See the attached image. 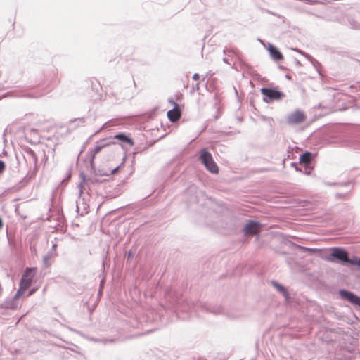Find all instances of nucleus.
Returning a JSON list of instances; mask_svg holds the SVG:
<instances>
[{
    "mask_svg": "<svg viewBox=\"0 0 360 360\" xmlns=\"http://www.w3.org/2000/svg\"><path fill=\"white\" fill-rule=\"evenodd\" d=\"M165 298L169 302L167 308L174 311L176 316L182 320L190 318L193 312L200 316V312L206 311L214 314H219L223 309L220 306H212L201 302L188 303L183 300L181 295L172 290H168L165 294Z\"/></svg>",
    "mask_w": 360,
    "mask_h": 360,
    "instance_id": "1",
    "label": "nucleus"
},
{
    "mask_svg": "<svg viewBox=\"0 0 360 360\" xmlns=\"http://www.w3.org/2000/svg\"><path fill=\"white\" fill-rule=\"evenodd\" d=\"M328 262H335V260L344 264H350L352 258L349 257V253L344 248L340 247H334L331 248V252L326 259Z\"/></svg>",
    "mask_w": 360,
    "mask_h": 360,
    "instance_id": "2",
    "label": "nucleus"
},
{
    "mask_svg": "<svg viewBox=\"0 0 360 360\" xmlns=\"http://www.w3.org/2000/svg\"><path fill=\"white\" fill-rule=\"evenodd\" d=\"M114 143L108 141V139H102L99 141L96 142V145L94 148H90L88 151V158L90 163V168L92 170H95L94 158L97 153H98L103 148L110 146Z\"/></svg>",
    "mask_w": 360,
    "mask_h": 360,
    "instance_id": "3",
    "label": "nucleus"
},
{
    "mask_svg": "<svg viewBox=\"0 0 360 360\" xmlns=\"http://www.w3.org/2000/svg\"><path fill=\"white\" fill-rule=\"evenodd\" d=\"M200 160L206 169L212 174H217L219 172L217 164L214 162L212 155L203 148L200 151Z\"/></svg>",
    "mask_w": 360,
    "mask_h": 360,
    "instance_id": "4",
    "label": "nucleus"
},
{
    "mask_svg": "<svg viewBox=\"0 0 360 360\" xmlns=\"http://www.w3.org/2000/svg\"><path fill=\"white\" fill-rule=\"evenodd\" d=\"M261 93L264 96V101L267 103L274 100H281L284 96L283 92L273 88L263 87Z\"/></svg>",
    "mask_w": 360,
    "mask_h": 360,
    "instance_id": "5",
    "label": "nucleus"
},
{
    "mask_svg": "<svg viewBox=\"0 0 360 360\" xmlns=\"http://www.w3.org/2000/svg\"><path fill=\"white\" fill-rule=\"evenodd\" d=\"M339 294L342 299L348 301L355 306L360 307L359 296L347 290H340Z\"/></svg>",
    "mask_w": 360,
    "mask_h": 360,
    "instance_id": "6",
    "label": "nucleus"
},
{
    "mask_svg": "<svg viewBox=\"0 0 360 360\" xmlns=\"http://www.w3.org/2000/svg\"><path fill=\"white\" fill-rule=\"evenodd\" d=\"M347 20L352 28L360 30V11L355 12L353 15L347 14L342 18V22L345 23Z\"/></svg>",
    "mask_w": 360,
    "mask_h": 360,
    "instance_id": "7",
    "label": "nucleus"
},
{
    "mask_svg": "<svg viewBox=\"0 0 360 360\" xmlns=\"http://www.w3.org/2000/svg\"><path fill=\"white\" fill-rule=\"evenodd\" d=\"M262 224L258 221H249L244 227V231L248 235H256L260 231Z\"/></svg>",
    "mask_w": 360,
    "mask_h": 360,
    "instance_id": "8",
    "label": "nucleus"
},
{
    "mask_svg": "<svg viewBox=\"0 0 360 360\" xmlns=\"http://www.w3.org/2000/svg\"><path fill=\"white\" fill-rule=\"evenodd\" d=\"M171 102L174 104V108L169 110L167 112V117L172 122H176L181 117V110L179 109V105L176 102L173 101H171Z\"/></svg>",
    "mask_w": 360,
    "mask_h": 360,
    "instance_id": "9",
    "label": "nucleus"
},
{
    "mask_svg": "<svg viewBox=\"0 0 360 360\" xmlns=\"http://www.w3.org/2000/svg\"><path fill=\"white\" fill-rule=\"evenodd\" d=\"M306 119L304 114L300 110H296L288 117V122L290 124H300Z\"/></svg>",
    "mask_w": 360,
    "mask_h": 360,
    "instance_id": "10",
    "label": "nucleus"
},
{
    "mask_svg": "<svg viewBox=\"0 0 360 360\" xmlns=\"http://www.w3.org/2000/svg\"><path fill=\"white\" fill-rule=\"evenodd\" d=\"M81 176L82 178V181L78 185V188H79V198H78V200H77L76 203H77V211H79V205L81 202H82V204H84V205H86V204L84 202L85 198L84 197L82 196L83 193H84V190H85V181H86V179H85V176L84 174H81Z\"/></svg>",
    "mask_w": 360,
    "mask_h": 360,
    "instance_id": "11",
    "label": "nucleus"
},
{
    "mask_svg": "<svg viewBox=\"0 0 360 360\" xmlns=\"http://www.w3.org/2000/svg\"><path fill=\"white\" fill-rule=\"evenodd\" d=\"M314 158V155L311 153L306 151L300 156L299 163L302 167H311V163Z\"/></svg>",
    "mask_w": 360,
    "mask_h": 360,
    "instance_id": "12",
    "label": "nucleus"
},
{
    "mask_svg": "<svg viewBox=\"0 0 360 360\" xmlns=\"http://www.w3.org/2000/svg\"><path fill=\"white\" fill-rule=\"evenodd\" d=\"M268 50H269L271 57L274 60L278 61V60H281L283 59V55H282L281 52L273 44H269Z\"/></svg>",
    "mask_w": 360,
    "mask_h": 360,
    "instance_id": "13",
    "label": "nucleus"
},
{
    "mask_svg": "<svg viewBox=\"0 0 360 360\" xmlns=\"http://www.w3.org/2000/svg\"><path fill=\"white\" fill-rule=\"evenodd\" d=\"M57 255L56 252H54L53 251H49L44 257H43V264L45 267H49L53 260L56 256Z\"/></svg>",
    "mask_w": 360,
    "mask_h": 360,
    "instance_id": "14",
    "label": "nucleus"
},
{
    "mask_svg": "<svg viewBox=\"0 0 360 360\" xmlns=\"http://www.w3.org/2000/svg\"><path fill=\"white\" fill-rule=\"evenodd\" d=\"M113 138L115 139H117L118 141H120L121 143H128L130 146H132L134 145V141L132 140L131 138H130L129 136H128L126 134L124 133H118L115 135L113 136Z\"/></svg>",
    "mask_w": 360,
    "mask_h": 360,
    "instance_id": "15",
    "label": "nucleus"
},
{
    "mask_svg": "<svg viewBox=\"0 0 360 360\" xmlns=\"http://www.w3.org/2000/svg\"><path fill=\"white\" fill-rule=\"evenodd\" d=\"M271 284L280 293L283 295L286 300L290 298L289 293L284 286L274 281H271Z\"/></svg>",
    "mask_w": 360,
    "mask_h": 360,
    "instance_id": "16",
    "label": "nucleus"
},
{
    "mask_svg": "<svg viewBox=\"0 0 360 360\" xmlns=\"http://www.w3.org/2000/svg\"><path fill=\"white\" fill-rule=\"evenodd\" d=\"M2 307L6 309H15L18 307L17 299L13 297L11 299H6L2 304Z\"/></svg>",
    "mask_w": 360,
    "mask_h": 360,
    "instance_id": "17",
    "label": "nucleus"
},
{
    "mask_svg": "<svg viewBox=\"0 0 360 360\" xmlns=\"http://www.w3.org/2000/svg\"><path fill=\"white\" fill-rule=\"evenodd\" d=\"M36 271V268H30L27 267L22 276V278H27L29 281L32 282L33 278L34 276Z\"/></svg>",
    "mask_w": 360,
    "mask_h": 360,
    "instance_id": "18",
    "label": "nucleus"
},
{
    "mask_svg": "<svg viewBox=\"0 0 360 360\" xmlns=\"http://www.w3.org/2000/svg\"><path fill=\"white\" fill-rule=\"evenodd\" d=\"M226 316L231 319H236L242 316V313L239 310H232L226 312Z\"/></svg>",
    "mask_w": 360,
    "mask_h": 360,
    "instance_id": "19",
    "label": "nucleus"
},
{
    "mask_svg": "<svg viewBox=\"0 0 360 360\" xmlns=\"http://www.w3.org/2000/svg\"><path fill=\"white\" fill-rule=\"evenodd\" d=\"M91 172L92 173L94 174V176H92L91 178H89L87 179V183L89 182H91L92 184H94V183H99V182H102L104 179H101L100 178H98L97 176H98V174L96 173V169L94 171L91 169Z\"/></svg>",
    "mask_w": 360,
    "mask_h": 360,
    "instance_id": "20",
    "label": "nucleus"
},
{
    "mask_svg": "<svg viewBox=\"0 0 360 360\" xmlns=\"http://www.w3.org/2000/svg\"><path fill=\"white\" fill-rule=\"evenodd\" d=\"M32 284V281H29L28 279L22 278H21L19 286L21 287V288L24 290H27Z\"/></svg>",
    "mask_w": 360,
    "mask_h": 360,
    "instance_id": "21",
    "label": "nucleus"
},
{
    "mask_svg": "<svg viewBox=\"0 0 360 360\" xmlns=\"http://www.w3.org/2000/svg\"><path fill=\"white\" fill-rule=\"evenodd\" d=\"M313 170L312 167H303V169L300 167H296V171L300 172L306 175H310L311 174V171Z\"/></svg>",
    "mask_w": 360,
    "mask_h": 360,
    "instance_id": "22",
    "label": "nucleus"
},
{
    "mask_svg": "<svg viewBox=\"0 0 360 360\" xmlns=\"http://www.w3.org/2000/svg\"><path fill=\"white\" fill-rule=\"evenodd\" d=\"M27 155H29L31 160L33 162L34 165H36L37 162V158L34 153L30 150L27 152Z\"/></svg>",
    "mask_w": 360,
    "mask_h": 360,
    "instance_id": "23",
    "label": "nucleus"
},
{
    "mask_svg": "<svg viewBox=\"0 0 360 360\" xmlns=\"http://www.w3.org/2000/svg\"><path fill=\"white\" fill-rule=\"evenodd\" d=\"M351 264L356 265L360 269V258L357 257H353Z\"/></svg>",
    "mask_w": 360,
    "mask_h": 360,
    "instance_id": "24",
    "label": "nucleus"
},
{
    "mask_svg": "<svg viewBox=\"0 0 360 360\" xmlns=\"http://www.w3.org/2000/svg\"><path fill=\"white\" fill-rule=\"evenodd\" d=\"M26 290L21 288V287L19 286V288L18 291L16 292L15 295H14L15 298L17 300L22 295Z\"/></svg>",
    "mask_w": 360,
    "mask_h": 360,
    "instance_id": "25",
    "label": "nucleus"
},
{
    "mask_svg": "<svg viewBox=\"0 0 360 360\" xmlns=\"http://www.w3.org/2000/svg\"><path fill=\"white\" fill-rule=\"evenodd\" d=\"M292 49L297 51V52L301 53L302 56H304L305 58H307L309 60H311L313 59V58L310 55H309L308 53H307L302 51L297 50V49Z\"/></svg>",
    "mask_w": 360,
    "mask_h": 360,
    "instance_id": "26",
    "label": "nucleus"
},
{
    "mask_svg": "<svg viewBox=\"0 0 360 360\" xmlns=\"http://www.w3.org/2000/svg\"><path fill=\"white\" fill-rule=\"evenodd\" d=\"M300 248H302L309 252H314L317 250V249H315V248H306V247H300Z\"/></svg>",
    "mask_w": 360,
    "mask_h": 360,
    "instance_id": "27",
    "label": "nucleus"
},
{
    "mask_svg": "<svg viewBox=\"0 0 360 360\" xmlns=\"http://www.w3.org/2000/svg\"><path fill=\"white\" fill-rule=\"evenodd\" d=\"M5 163L4 161L0 160V174L3 172L5 169Z\"/></svg>",
    "mask_w": 360,
    "mask_h": 360,
    "instance_id": "28",
    "label": "nucleus"
},
{
    "mask_svg": "<svg viewBox=\"0 0 360 360\" xmlns=\"http://www.w3.org/2000/svg\"><path fill=\"white\" fill-rule=\"evenodd\" d=\"M119 166L116 167L115 169H112L111 171L108 172L110 175L112 174H115L117 172V171L119 169Z\"/></svg>",
    "mask_w": 360,
    "mask_h": 360,
    "instance_id": "29",
    "label": "nucleus"
},
{
    "mask_svg": "<svg viewBox=\"0 0 360 360\" xmlns=\"http://www.w3.org/2000/svg\"><path fill=\"white\" fill-rule=\"evenodd\" d=\"M330 360H342L339 354H335L333 359H331V356H330Z\"/></svg>",
    "mask_w": 360,
    "mask_h": 360,
    "instance_id": "30",
    "label": "nucleus"
},
{
    "mask_svg": "<svg viewBox=\"0 0 360 360\" xmlns=\"http://www.w3.org/2000/svg\"><path fill=\"white\" fill-rule=\"evenodd\" d=\"M192 78L194 80H198L200 78V75L198 73H195V74H193Z\"/></svg>",
    "mask_w": 360,
    "mask_h": 360,
    "instance_id": "31",
    "label": "nucleus"
},
{
    "mask_svg": "<svg viewBox=\"0 0 360 360\" xmlns=\"http://www.w3.org/2000/svg\"><path fill=\"white\" fill-rule=\"evenodd\" d=\"M99 172L101 176H109L110 175L108 172H100L99 171Z\"/></svg>",
    "mask_w": 360,
    "mask_h": 360,
    "instance_id": "32",
    "label": "nucleus"
},
{
    "mask_svg": "<svg viewBox=\"0 0 360 360\" xmlns=\"http://www.w3.org/2000/svg\"><path fill=\"white\" fill-rule=\"evenodd\" d=\"M56 244H53L51 247V249L49 251H53L54 252H56Z\"/></svg>",
    "mask_w": 360,
    "mask_h": 360,
    "instance_id": "33",
    "label": "nucleus"
},
{
    "mask_svg": "<svg viewBox=\"0 0 360 360\" xmlns=\"http://www.w3.org/2000/svg\"><path fill=\"white\" fill-rule=\"evenodd\" d=\"M307 13L309 14V15H314V16H316V18H322V17L320 16L319 15L314 14V13H313L311 12H307Z\"/></svg>",
    "mask_w": 360,
    "mask_h": 360,
    "instance_id": "34",
    "label": "nucleus"
},
{
    "mask_svg": "<svg viewBox=\"0 0 360 360\" xmlns=\"http://www.w3.org/2000/svg\"><path fill=\"white\" fill-rule=\"evenodd\" d=\"M22 96L27 97V98H37V96H33L31 94H25V95H22Z\"/></svg>",
    "mask_w": 360,
    "mask_h": 360,
    "instance_id": "35",
    "label": "nucleus"
},
{
    "mask_svg": "<svg viewBox=\"0 0 360 360\" xmlns=\"http://www.w3.org/2000/svg\"><path fill=\"white\" fill-rule=\"evenodd\" d=\"M338 185L347 186H349L350 185V182H345V183H342V184H339Z\"/></svg>",
    "mask_w": 360,
    "mask_h": 360,
    "instance_id": "36",
    "label": "nucleus"
},
{
    "mask_svg": "<svg viewBox=\"0 0 360 360\" xmlns=\"http://www.w3.org/2000/svg\"><path fill=\"white\" fill-rule=\"evenodd\" d=\"M35 290H35L34 288V289L30 290V292H29V293H28V295H32L33 293H34Z\"/></svg>",
    "mask_w": 360,
    "mask_h": 360,
    "instance_id": "37",
    "label": "nucleus"
},
{
    "mask_svg": "<svg viewBox=\"0 0 360 360\" xmlns=\"http://www.w3.org/2000/svg\"><path fill=\"white\" fill-rule=\"evenodd\" d=\"M223 61L227 64H230L227 58H224Z\"/></svg>",
    "mask_w": 360,
    "mask_h": 360,
    "instance_id": "38",
    "label": "nucleus"
},
{
    "mask_svg": "<svg viewBox=\"0 0 360 360\" xmlns=\"http://www.w3.org/2000/svg\"><path fill=\"white\" fill-rule=\"evenodd\" d=\"M295 62L296 65L301 66V63L298 60L296 59Z\"/></svg>",
    "mask_w": 360,
    "mask_h": 360,
    "instance_id": "39",
    "label": "nucleus"
},
{
    "mask_svg": "<svg viewBox=\"0 0 360 360\" xmlns=\"http://www.w3.org/2000/svg\"><path fill=\"white\" fill-rule=\"evenodd\" d=\"M290 165H291L292 167H294L295 169H296V167H298L297 166V163H296V162H291Z\"/></svg>",
    "mask_w": 360,
    "mask_h": 360,
    "instance_id": "40",
    "label": "nucleus"
},
{
    "mask_svg": "<svg viewBox=\"0 0 360 360\" xmlns=\"http://www.w3.org/2000/svg\"><path fill=\"white\" fill-rule=\"evenodd\" d=\"M231 50L227 49H225L224 50V54H226L227 53H229V52H231Z\"/></svg>",
    "mask_w": 360,
    "mask_h": 360,
    "instance_id": "41",
    "label": "nucleus"
},
{
    "mask_svg": "<svg viewBox=\"0 0 360 360\" xmlns=\"http://www.w3.org/2000/svg\"><path fill=\"white\" fill-rule=\"evenodd\" d=\"M75 121H77V120H75ZM77 121H79V122L83 123L84 122V118H79V119H77Z\"/></svg>",
    "mask_w": 360,
    "mask_h": 360,
    "instance_id": "42",
    "label": "nucleus"
},
{
    "mask_svg": "<svg viewBox=\"0 0 360 360\" xmlns=\"http://www.w3.org/2000/svg\"><path fill=\"white\" fill-rule=\"evenodd\" d=\"M132 256H133L132 252H131V251H129V252H128V258H130V257H131Z\"/></svg>",
    "mask_w": 360,
    "mask_h": 360,
    "instance_id": "43",
    "label": "nucleus"
},
{
    "mask_svg": "<svg viewBox=\"0 0 360 360\" xmlns=\"http://www.w3.org/2000/svg\"><path fill=\"white\" fill-rule=\"evenodd\" d=\"M338 184L337 183H328V185L329 186H335V185H338Z\"/></svg>",
    "mask_w": 360,
    "mask_h": 360,
    "instance_id": "44",
    "label": "nucleus"
},
{
    "mask_svg": "<svg viewBox=\"0 0 360 360\" xmlns=\"http://www.w3.org/2000/svg\"><path fill=\"white\" fill-rule=\"evenodd\" d=\"M104 283V280L103 279L101 281V284H100V286H101V288H102L103 286V284Z\"/></svg>",
    "mask_w": 360,
    "mask_h": 360,
    "instance_id": "45",
    "label": "nucleus"
},
{
    "mask_svg": "<svg viewBox=\"0 0 360 360\" xmlns=\"http://www.w3.org/2000/svg\"><path fill=\"white\" fill-rule=\"evenodd\" d=\"M105 124H103V127H101V129H100L97 132L100 131H101L103 127H105Z\"/></svg>",
    "mask_w": 360,
    "mask_h": 360,
    "instance_id": "46",
    "label": "nucleus"
},
{
    "mask_svg": "<svg viewBox=\"0 0 360 360\" xmlns=\"http://www.w3.org/2000/svg\"><path fill=\"white\" fill-rule=\"evenodd\" d=\"M195 88H196L197 89H199V84H198H198H196Z\"/></svg>",
    "mask_w": 360,
    "mask_h": 360,
    "instance_id": "47",
    "label": "nucleus"
},
{
    "mask_svg": "<svg viewBox=\"0 0 360 360\" xmlns=\"http://www.w3.org/2000/svg\"><path fill=\"white\" fill-rule=\"evenodd\" d=\"M271 15H276L274 13L269 12Z\"/></svg>",
    "mask_w": 360,
    "mask_h": 360,
    "instance_id": "48",
    "label": "nucleus"
}]
</instances>
